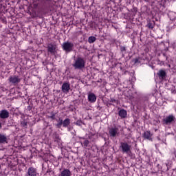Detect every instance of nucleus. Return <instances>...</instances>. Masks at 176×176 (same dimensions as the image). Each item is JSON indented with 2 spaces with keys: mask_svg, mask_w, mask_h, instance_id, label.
<instances>
[{
  "mask_svg": "<svg viewBox=\"0 0 176 176\" xmlns=\"http://www.w3.org/2000/svg\"><path fill=\"white\" fill-rule=\"evenodd\" d=\"M86 65V61L85 58L78 56L76 59H74V63L72 64V67L75 69H83Z\"/></svg>",
  "mask_w": 176,
  "mask_h": 176,
  "instance_id": "nucleus-1",
  "label": "nucleus"
},
{
  "mask_svg": "<svg viewBox=\"0 0 176 176\" xmlns=\"http://www.w3.org/2000/svg\"><path fill=\"white\" fill-rule=\"evenodd\" d=\"M120 149L122 153H131V145L126 142H120Z\"/></svg>",
  "mask_w": 176,
  "mask_h": 176,
  "instance_id": "nucleus-2",
  "label": "nucleus"
},
{
  "mask_svg": "<svg viewBox=\"0 0 176 176\" xmlns=\"http://www.w3.org/2000/svg\"><path fill=\"white\" fill-rule=\"evenodd\" d=\"M63 50L66 52V53H69L74 50V43L67 41L62 45Z\"/></svg>",
  "mask_w": 176,
  "mask_h": 176,
  "instance_id": "nucleus-3",
  "label": "nucleus"
},
{
  "mask_svg": "<svg viewBox=\"0 0 176 176\" xmlns=\"http://www.w3.org/2000/svg\"><path fill=\"white\" fill-rule=\"evenodd\" d=\"M8 80L11 85H13L14 86H16V85H19L20 82H21V78L20 77L14 75L9 77Z\"/></svg>",
  "mask_w": 176,
  "mask_h": 176,
  "instance_id": "nucleus-4",
  "label": "nucleus"
},
{
  "mask_svg": "<svg viewBox=\"0 0 176 176\" xmlns=\"http://www.w3.org/2000/svg\"><path fill=\"white\" fill-rule=\"evenodd\" d=\"M109 134L110 137H112L113 138H115V137H119V134H120L119 132V128L116 126L110 128L109 130Z\"/></svg>",
  "mask_w": 176,
  "mask_h": 176,
  "instance_id": "nucleus-5",
  "label": "nucleus"
},
{
  "mask_svg": "<svg viewBox=\"0 0 176 176\" xmlns=\"http://www.w3.org/2000/svg\"><path fill=\"white\" fill-rule=\"evenodd\" d=\"M47 52L50 53V54H56L57 53V45L55 44L50 43L48 44L47 47Z\"/></svg>",
  "mask_w": 176,
  "mask_h": 176,
  "instance_id": "nucleus-6",
  "label": "nucleus"
},
{
  "mask_svg": "<svg viewBox=\"0 0 176 176\" xmlns=\"http://www.w3.org/2000/svg\"><path fill=\"white\" fill-rule=\"evenodd\" d=\"M175 122V117L173 115H169L168 116L166 117L163 119L164 124H171V123Z\"/></svg>",
  "mask_w": 176,
  "mask_h": 176,
  "instance_id": "nucleus-7",
  "label": "nucleus"
},
{
  "mask_svg": "<svg viewBox=\"0 0 176 176\" xmlns=\"http://www.w3.org/2000/svg\"><path fill=\"white\" fill-rule=\"evenodd\" d=\"M25 176H38V172L36 171V168L31 166L28 169V172Z\"/></svg>",
  "mask_w": 176,
  "mask_h": 176,
  "instance_id": "nucleus-8",
  "label": "nucleus"
},
{
  "mask_svg": "<svg viewBox=\"0 0 176 176\" xmlns=\"http://www.w3.org/2000/svg\"><path fill=\"white\" fill-rule=\"evenodd\" d=\"M70 89H71V84H69V82H64L62 85L61 90L63 93H65V94L69 93Z\"/></svg>",
  "mask_w": 176,
  "mask_h": 176,
  "instance_id": "nucleus-9",
  "label": "nucleus"
},
{
  "mask_svg": "<svg viewBox=\"0 0 176 176\" xmlns=\"http://www.w3.org/2000/svg\"><path fill=\"white\" fill-rule=\"evenodd\" d=\"M153 133H151V131H145L143 133V138H144V140H148V141H153Z\"/></svg>",
  "mask_w": 176,
  "mask_h": 176,
  "instance_id": "nucleus-10",
  "label": "nucleus"
},
{
  "mask_svg": "<svg viewBox=\"0 0 176 176\" xmlns=\"http://www.w3.org/2000/svg\"><path fill=\"white\" fill-rule=\"evenodd\" d=\"M157 75L160 80H164L167 78V73L163 69L159 70Z\"/></svg>",
  "mask_w": 176,
  "mask_h": 176,
  "instance_id": "nucleus-11",
  "label": "nucleus"
},
{
  "mask_svg": "<svg viewBox=\"0 0 176 176\" xmlns=\"http://www.w3.org/2000/svg\"><path fill=\"white\" fill-rule=\"evenodd\" d=\"M52 139L55 142H56V144H61V138H60V135L56 132L53 133Z\"/></svg>",
  "mask_w": 176,
  "mask_h": 176,
  "instance_id": "nucleus-12",
  "label": "nucleus"
},
{
  "mask_svg": "<svg viewBox=\"0 0 176 176\" xmlns=\"http://www.w3.org/2000/svg\"><path fill=\"white\" fill-rule=\"evenodd\" d=\"M8 118H9V111L6 109L1 110L0 111V118L8 119Z\"/></svg>",
  "mask_w": 176,
  "mask_h": 176,
  "instance_id": "nucleus-13",
  "label": "nucleus"
},
{
  "mask_svg": "<svg viewBox=\"0 0 176 176\" xmlns=\"http://www.w3.org/2000/svg\"><path fill=\"white\" fill-rule=\"evenodd\" d=\"M88 101L89 102H96L97 101V97L96 96V94L93 93H90L88 94Z\"/></svg>",
  "mask_w": 176,
  "mask_h": 176,
  "instance_id": "nucleus-14",
  "label": "nucleus"
},
{
  "mask_svg": "<svg viewBox=\"0 0 176 176\" xmlns=\"http://www.w3.org/2000/svg\"><path fill=\"white\" fill-rule=\"evenodd\" d=\"M72 173H71V170H69V169H63L61 172H60V176H72Z\"/></svg>",
  "mask_w": 176,
  "mask_h": 176,
  "instance_id": "nucleus-15",
  "label": "nucleus"
},
{
  "mask_svg": "<svg viewBox=\"0 0 176 176\" xmlns=\"http://www.w3.org/2000/svg\"><path fill=\"white\" fill-rule=\"evenodd\" d=\"M118 115L121 119H125V118H127V111L122 109L119 111Z\"/></svg>",
  "mask_w": 176,
  "mask_h": 176,
  "instance_id": "nucleus-16",
  "label": "nucleus"
},
{
  "mask_svg": "<svg viewBox=\"0 0 176 176\" xmlns=\"http://www.w3.org/2000/svg\"><path fill=\"white\" fill-rule=\"evenodd\" d=\"M57 124H56V129H61V126L63 124V118H59L58 120H56Z\"/></svg>",
  "mask_w": 176,
  "mask_h": 176,
  "instance_id": "nucleus-17",
  "label": "nucleus"
},
{
  "mask_svg": "<svg viewBox=\"0 0 176 176\" xmlns=\"http://www.w3.org/2000/svg\"><path fill=\"white\" fill-rule=\"evenodd\" d=\"M71 124V120L69 118H66L63 120V126L65 128L68 127Z\"/></svg>",
  "mask_w": 176,
  "mask_h": 176,
  "instance_id": "nucleus-18",
  "label": "nucleus"
},
{
  "mask_svg": "<svg viewBox=\"0 0 176 176\" xmlns=\"http://www.w3.org/2000/svg\"><path fill=\"white\" fill-rule=\"evenodd\" d=\"M8 141V138L5 135L0 134V144H5Z\"/></svg>",
  "mask_w": 176,
  "mask_h": 176,
  "instance_id": "nucleus-19",
  "label": "nucleus"
},
{
  "mask_svg": "<svg viewBox=\"0 0 176 176\" xmlns=\"http://www.w3.org/2000/svg\"><path fill=\"white\" fill-rule=\"evenodd\" d=\"M81 144V146H84L85 148H87V146H89V145L90 144V141H89L88 140H85L83 143L82 142H80Z\"/></svg>",
  "mask_w": 176,
  "mask_h": 176,
  "instance_id": "nucleus-20",
  "label": "nucleus"
},
{
  "mask_svg": "<svg viewBox=\"0 0 176 176\" xmlns=\"http://www.w3.org/2000/svg\"><path fill=\"white\" fill-rule=\"evenodd\" d=\"M96 38L94 36H91L88 38V42L89 43H94V42H96Z\"/></svg>",
  "mask_w": 176,
  "mask_h": 176,
  "instance_id": "nucleus-21",
  "label": "nucleus"
},
{
  "mask_svg": "<svg viewBox=\"0 0 176 176\" xmlns=\"http://www.w3.org/2000/svg\"><path fill=\"white\" fill-rule=\"evenodd\" d=\"M147 28H149V30H153V28H155V22H149L147 24Z\"/></svg>",
  "mask_w": 176,
  "mask_h": 176,
  "instance_id": "nucleus-22",
  "label": "nucleus"
},
{
  "mask_svg": "<svg viewBox=\"0 0 176 176\" xmlns=\"http://www.w3.org/2000/svg\"><path fill=\"white\" fill-rule=\"evenodd\" d=\"M21 126L22 127H27V126H28V122L25 121V120H23L21 122Z\"/></svg>",
  "mask_w": 176,
  "mask_h": 176,
  "instance_id": "nucleus-23",
  "label": "nucleus"
},
{
  "mask_svg": "<svg viewBox=\"0 0 176 176\" xmlns=\"http://www.w3.org/2000/svg\"><path fill=\"white\" fill-rule=\"evenodd\" d=\"M50 119H52V120H54L56 119V113L54 112L51 113V116H50Z\"/></svg>",
  "mask_w": 176,
  "mask_h": 176,
  "instance_id": "nucleus-24",
  "label": "nucleus"
},
{
  "mask_svg": "<svg viewBox=\"0 0 176 176\" xmlns=\"http://www.w3.org/2000/svg\"><path fill=\"white\" fill-rule=\"evenodd\" d=\"M120 52L122 53H123V52H126V47H124V46H122V45H120Z\"/></svg>",
  "mask_w": 176,
  "mask_h": 176,
  "instance_id": "nucleus-25",
  "label": "nucleus"
},
{
  "mask_svg": "<svg viewBox=\"0 0 176 176\" xmlns=\"http://www.w3.org/2000/svg\"><path fill=\"white\" fill-rule=\"evenodd\" d=\"M74 124H76V126H82V120H77Z\"/></svg>",
  "mask_w": 176,
  "mask_h": 176,
  "instance_id": "nucleus-26",
  "label": "nucleus"
},
{
  "mask_svg": "<svg viewBox=\"0 0 176 176\" xmlns=\"http://www.w3.org/2000/svg\"><path fill=\"white\" fill-rule=\"evenodd\" d=\"M166 171H168V170H170V168H171V164L170 163H168V164H166Z\"/></svg>",
  "mask_w": 176,
  "mask_h": 176,
  "instance_id": "nucleus-27",
  "label": "nucleus"
},
{
  "mask_svg": "<svg viewBox=\"0 0 176 176\" xmlns=\"http://www.w3.org/2000/svg\"><path fill=\"white\" fill-rule=\"evenodd\" d=\"M133 63H134V64H137V63H139L140 59L138 58H134L132 60Z\"/></svg>",
  "mask_w": 176,
  "mask_h": 176,
  "instance_id": "nucleus-28",
  "label": "nucleus"
},
{
  "mask_svg": "<svg viewBox=\"0 0 176 176\" xmlns=\"http://www.w3.org/2000/svg\"><path fill=\"white\" fill-rule=\"evenodd\" d=\"M110 102H115L116 104H118V100H115L114 98H111Z\"/></svg>",
  "mask_w": 176,
  "mask_h": 176,
  "instance_id": "nucleus-29",
  "label": "nucleus"
},
{
  "mask_svg": "<svg viewBox=\"0 0 176 176\" xmlns=\"http://www.w3.org/2000/svg\"><path fill=\"white\" fill-rule=\"evenodd\" d=\"M137 10H138V8H133V10H131L132 12H134V13H137Z\"/></svg>",
  "mask_w": 176,
  "mask_h": 176,
  "instance_id": "nucleus-30",
  "label": "nucleus"
},
{
  "mask_svg": "<svg viewBox=\"0 0 176 176\" xmlns=\"http://www.w3.org/2000/svg\"><path fill=\"white\" fill-rule=\"evenodd\" d=\"M27 109L28 111H31V109H32V106H31V105L28 106Z\"/></svg>",
  "mask_w": 176,
  "mask_h": 176,
  "instance_id": "nucleus-31",
  "label": "nucleus"
},
{
  "mask_svg": "<svg viewBox=\"0 0 176 176\" xmlns=\"http://www.w3.org/2000/svg\"><path fill=\"white\" fill-rule=\"evenodd\" d=\"M78 138H79L80 140H85V138H83V137H78Z\"/></svg>",
  "mask_w": 176,
  "mask_h": 176,
  "instance_id": "nucleus-32",
  "label": "nucleus"
},
{
  "mask_svg": "<svg viewBox=\"0 0 176 176\" xmlns=\"http://www.w3.org/2000/svg\"><path fill=\"white\" fill-rule=\"evenodd\" d=\"M68 131H71V127H67Z\"/></svg>",
  "mask_w": 176,
  "mask_h": 176,
  "instance_id": "nucleus-33",
  "label": "nucleus"
},
{
  "mask_svg": "<svg viewBox=\"0 0 176 176\" xmlns=\"http://www.w3.org/2000/svg\"><path fill=\"white\" fill-rule=\"evenodd\" d=\"M0 129H2V124L0 122Z\"/></svg>",
  "mask_w": 176,
  "mask_h": 176,
  "instance_id": "nucleus-34",
  "label": "nucleus"
},
{
  "mask_svg": "<svg viewBox=\"0 0 176 176\" xmlns=\"http://www.w3.org/2000/svg\"><path fill=\"white\" fill-rule=\"evenodd\" d=\"M174 155H175V156L176 157V151H175Z\"/></svg>",
  "mask_w": 176,
  "mask_h": 176,
  "instance_id": "nucleus-35",
  "label": "nucleus"
}]
</instances>
